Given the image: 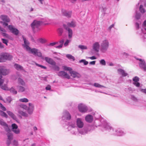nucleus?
I'll return each instance as SVG.
<instances>
[{"label":"nucleus","instance_id":"29","mask_svg":"<svg viewBox=\"0 0 146 146\" xmlns=\"http://www.w3.org/2000/svg\"><path fill=\"white\" fill-rule=\"evenodd\" d=\"M18 83L24 86L25 85V83L23 80L20 78H19L18 79Z\"/></svg>","mask_w":146,"mask_h":146},{"label":"nucleus","instance_id":"38","mask_svg":"<svg viewBox=\"0 0 146 146\" xmlns=\"http://www.w3.org/2000/svg\"><path fill=\"white\" fill-rule=\"evenodd\" d=\"M12 100V98L10 97H7L6 99V101L5 102L4 101V102L5 103H10L11 101Z\"/></svg>","mask_w":146,"mask_h":146},{"label":"nucleus","instance_id":"62","mask_svg":"<svg viewBox=\"0 0 146 146\" xmlns=\"http://www.w3.org/2000/svg\"><path fill=\"white\" fill-rule=\"evenodd\" d=\"M143 25L145 26H146V20L144 21L143 23Z\"/></svg>","mask_w":146,"mask_h":146},{"label":"nucleus","instance_id":"20","mask_svg":"<svg viewBox=\"0 0 146 146\" xmlns=\"http://www.w3.org/2000/svg\"><path fill=\"white\" fill-rule=\"evenodd\" d=\"M133 81L134 82L133 84L137 87H138L140 86V84L138 82L139 79V78L137 77H135L133 79Z\"/></svg>","mask_w":146,"mask_h":146},{"label":"nucleus","instance_id":"19","mask_svg":"<svg viewBox=\"0 0 146 146\" xmlns=\"http://www.w3.org/2000/svg\"><path fill=\"white\" fill-rule=\"evenodd\" d=\"M139 60L140 61V63H139L140 66L143 68L144 71H146V65L145 62L143 60H142L141 59H139Z\"/></svg>","mask_w":146,"mask_h":146},{"label":"nucleus","instance_id":"43","mask_svg":"<svg viewBox=\"0 0 146 146\" xmlns=\"http://www.w3.org/2000/svg\"><path fill=\"white\" fill-rule=\"evenodd\" d=\"M100 63L103 65H106V62L104 60L102 59L100 61Z\"/></svg>","mask_w":146,"mask_h":146},{"label":"nucleus","instance_id":"7","mask_svg":"<svg viewBox=\"0 0 146 146\" xmlns=\"http://www.w3.org/2000/svg\"><path fill=\"white\" fill-rule=\"evenodd\" d=\"M0 18L4 22L0 21V23H2L3 25L5 26H7L8 24L5 22H9L10 21L8 17L6 15H1L0 16Z\"/></svg>","mask_w":146,"mask_h":146},{"label":"nucleus","instance_id":"37","mask_svg":"<svg viewBox=\"0 0 146 146\" xmlns=\"http://www.w3.org/2000/svg\"><path fill=\"white\" fill-rule=\"evenodd\" d=\"M139 10L142 13H144L145 12V9L143 8V6L141 5H140L139 7Z\"/></svg>","mask_w":146,"mask_h":146},{"label":"nucleus","instance_id":"64","mask_svg":"<svg viewBox=\"0 0 146 146\" xmlns=\"http://www.w3.org/2000/svg\"><path fill=\"white\" fill-rule=\"evenodd\" d=\"M109 65L110 66H112L113 65V64L112 63H110L109 64Z\"/></svg>","mask_w":146,"mask_h":146},{"label":"nucleus","instance_id":"42","mask_svg":"<svg viewBox=\"0 0 146 146\" xmlns=\"http://www.w3.org/2000/svg\"><path fill=\"white\" fill-rule=\"evenodd\" d=\"M63 31V29L62 28H59L58 30V32L60 35H62Z\"/></svg>","mask_w":146,"mask_h":146},{"label":"nucleus","instance_id":"22","mask_svg":"<svg viewBox=\"0 0 146 146\" xmlns=\"http://www.w3.org/2000/svg\"><path fill=\"white\" fill-rule=\"evenodd\" d=\"M77 124L79 128H82L83 126V123L81 119L78 118L77 120Z\"/></svg>","mask_w":146,"mask_h":146},{"label":"nucleus","instance_id":"23","mask_svg":"<svg viewBox=\"0 0 146 146\" xmlns=\"http://www.w3.org/2000/svg\"><path fill=\"white\" fill-rule=\"evenodd\" d=\"M66 118V119L68 120L71 118V116L70 114L68 112H66L64 113V115L62 117V119H64V118Z\"/></svg>","mask_w":146,"mask_h":146},{"label":"nucleus","instance_id":"33","mask_svg":"<svg viewBox=\"0 0 146 146\" xmlns=\"http://www.w3.org/2000/svg\"><path fill=\"white\" fill-rule=\"evenodd\" d=\"M38 41L39 42L42 43H44L46 42L47 40L44 38H40L38 39Z\"/></svg>","mask_w":146,"mask_h":146},{"label":"nucleus","instance_id":"3","mask_svg":"<svg viewBox=\"0 0 146 146\" xmlns=\"http://www.w3.org/2000/svg\"><path fill=\"white\" fill-rule=\"evenodd\" d=\"M0 125L3 126L5 130L7 132V135L8 139L10 140L12 138L13 135L11 133V131L8 125L2 119H0Z\"/></svg>","mask_w":146,"mask_h":146},{"label":"nucleus","instance_id":"59","mask_svg":"<svg viewBox=\"0 0 146 146\" xmlns=\"http://www.w3.org/2000/svg\"><path fill=\"white\" fill-rule=\"evenodd\" d=\"M4 46L3 45L2 43L0 42V48H3Z\"/></svg>","mask_w":146,"mask_h":146},{"label":"nucleus","instance_id":"63","mask_svg":"<svg viewBox=\"0 0 146 146\" xmlns=\"http://www.w3.org/2000/svg\"><path fill=\"white\" fill-rule=\"evenodd\" d=\"M136 26L137 27L138 29L139 28V25L138 23H136Z\"/></svg>","mask_w":146,"mask_h":146},{"label":"nucleus","instance_id":"60","mask_svg":"<svg viewBox=\"0 0 146 146\" xmlns=\"http://www.w3.org/2000/svg\"><path fill=\"white\" fill-rule=\"evenodd\" d=\"M114 25V24H113L111 25L109 27V29H110L112 28L113 27Z\"/></svg>","mask_w":146,"mask_h":146},{"label":"nucleus","instance_id":"24","mask_svg":"<svg viewBox=\"0 0 146 146\" xmlns=\"http://www.w3.org/2000/svg\"><path fill=\"white\" fill-rule=\"evenodd\" d=\"M7 113L13 119L16 120L17 119L16 116L12 112L10 111H7Z\"/></svg>","mask_w":146,"mask_h":146},{"label":"nucleus","instance_id":"17","mask_svg":"<svg viewBox=\"0 0 146 146\" xmlns=\"http://www.w3.org/2000/svg\"><path fill=\"white\" fill-rule=\"evenodd\" d=\"M45 60L49 64L52 66L55 65L56 62L52 58L48 57H45Z\"/></svg>","mask_w":146,"mask_h":146},{"label":"nucleus","instance_id":"40","mask_svg":"<svg viewBox=\"0 0 146 146\" xmlns=\"http://www.w3.org/2000/svg\"><path fill=\"white\" fill-rule=\"evenodd\" d=\"M94 86L98 88H102L104 86L101 85H100L99 84L97 83H95L94 84Z\"/></svg>","mask_w":146,"mask_h":146},{"label":"nucleus","instance_id":"39","mask_svg":"<svg viewBox=\"0 0 146 146\" xmlns=\"http://www.w3.org/2000/svg\"><path fill=\"white\" fill-rule=\"evenodd\" d=\"M80 63L83 62L84 65H87L88 64V62L86 61L85 60H81L79 61Z\"/></svg>","mask_w":146,"mask_h":146},{"label":"nucleus","instance_id":"18","mask_svg":"<svg viewBox=\"0 0 146 146\" xmlns=\"http://www.w3.org/2000/svg\"><path fill=\"white\" fill-rule=\"evenodd\" d=\"M71 76L73 78H79L80 77V75L76 72L72 70V69L69 72Z\"/></svg>","mask_w":146,"mask_h":146},{"label":"nucleus","instance_id":"10","mask_svg":"<svg viewBox=\"0 0 146 146\" xmlns=\"http://www.w3.org/2000/svg\"><path fill=\"white\" fill-rule=\"evenodd\" d=\"M8 28L10 31L14 34L17 35L18 34L19 32L17 29L14 28L12 25H9L8 26Z\"/></svg>","mask_w":146,"mask_h":146},{"label":"nucleus","instance_id":"31","mask_svg":"<svg viewBox=\"0 0 146 146\" xmlns=\"http://www.w3.org/2000/svg\"><path fill=\"white\" fill-rule=\"evenodd\" d=\"M19 101L20 102L24 103H27L29 102V100L27 98H23L19 99Z\"/></svg>","mask_w":146,"mask_h":146},{"label":"nucleus","instance_id":"28","mask_svg":"<svg viewBox=\"0 0 146 146\" xmlns=\"http://www.w3.org/2000/svg\"><path fill=\"white\" fill-rule=\"evenodd\" d=\"M14 66L18 70H22L23 69V67L17 64H15Z\"/></svg>","mask_w":146,"mask_h":146},{"label":"nucleus","instance_id":"6","mask_svg":"<svg viewBox=\"0 0 146 146\" xmlns=\"http://www.w3.org/2000/svg\"><path fill=\"white\" fill-rule=\"evenodd\" d=\"M20 108H18L17 111L18 112L19 114L22 116L25 117H27L28 114L23 111H22L21 108H23L24 109L26 110L27 108V106L24 104H21L19 106Z\"/></svg>","mask_w":146,"mask_h":146},{"label":"nucleus","instance_id":"44","mask_svg":"<svg viewBox=\"0 0 146 146\" xmlns=\"http://www.w3.org/2000/svg\"><path fill=\"white\" fill-rule=\"evenodd\" d=\"M2 40L3 42V43L7 45V43L8 41L7 40L4 39H2Z\"/></svg>","mask_w":146,"mask_h":146},{"label":"nucleus","instance_id":"34","mask_svg":"<svg viewBox=\"0 0 146 146\" xmlns=\"http://www.w3.org/2000/svg\"><path fill=\"white\" fill-rule=\"evenodd\" d=\"M78 48L82 50H86L88 49V47L86 46L83 45H79L78 46Z\"/></svg>","mask_w":146,"mask_h":146},{"label":"nucleus","instance_id":"55","mask_svg":"<svg viewBox=\"0 0 146 146\" xmlns=\"http://www.w3.org/2000/svg\"><path fill=\"white\" fill-rule=\"evenodd\" d=\"M140 17V16L139 14H137L135 16L136 18L137 19H139Z\"/></svg>","mask_w":146,"mask_h":146},{"label":"nucleus","instance_id":"45","mask_svg":"<svg viewBox=\"0 0 146 146\" xmlns=\"http://www.w3.org/2000/svg\"><path fill=\"white\" fill-rule=\"evenodd\" d=\"M3 59L2 56V53L0 54V62H3Z\"/></svg>","mask_w":146,"mask_h":146},{"label":"nucleus","instance_id":"2","mask_svg":"<svg viewBox=\"0 0 146 146\" xmlns=\"http://www.w3.org/2000/svg\"><path fill=\"white\" fill-rule=\"evenodd\" d=\"M23 38L24 42V44L23 46L27 51L29 53H31L35 56L41 57L42 59L43 58V57L42 56L41 53L39 50L35 48H31L29 46V43L28 41L23 36Z\"/></svg>","mask_w":146,"mask_h":146},{"label":"nucleus","instance_id":"1","mask_svg":"<svg viewBox=\"0 0 146 146\" xmlns=\"http://www.w3.org/2000/svg\"><path fill=\"white\" fill-rule=\"evenodd\" d=\"M9 72L10 71L9 70L6 69L4 66H0V86L2 89L4 90H9L7 85L8 83L9 80L8 79L5 80V82L6 84H3L4 80L2 79V75H7Z\"/></svg>","mask_w":146,"mask_h":146},{"label":"nucleus","instance_id":"57","mask_svg":"<svg viewBox=\"0 0 146 146\" xmlns=\"http://www.w3.org/2000/svg\"><path fill=\"white\" fill-rule=\"evenodd\" d=\"M14 144L15 145H17V142L16 141H14Z\"/></svg>","mask_w":146,"mask_h":146},{"label":"nucleus","instance_id":"15","mask_svg":"<svg viewBox=\"0 0 146 146\" xmlns=\"http://www.w3.org/2000/svg\"><path fill=\"white\" fill-rule=\"evenodd\" d=\"M29 107L27 109V112L29 114H31L34 110V105L31 103H29Z\"/></svg>","mask_w":146,"mask_h":146},{"label":"nucleus","instance_id":"30","mask_svg":"<svg viewBox=\"0 0 146 146\" xmlns=\"http://www.w3.org/2000/svg\"><path fill=\"white\" fill-rule=\"evenodd\" d=\"M62 68L63 70L65 71H69V72L70 71L72 70V68L70 67H68L65 66H62Z\"/></svg>","mask_w":146,"mask_h":146},{"label":"nucleus","instance_id":"9","mask_svg":"<svg viewBox=\"0 0 146 146\" xmlns=\"http://www.w3.org/2000/svg\"><path fill=\"white\" fill-rule=\"evenodd\" d=\"M100 46L99 42H96L93 44L92 46V48L94 51L95 52H98L99 51Z\"/></svg>","mask_w":146,"mask_h":146},{"label":"nucleus","instance_id":"50","mask_svg":"<svg viewBox=\"0 0 146 146\" xmlns=\"http://www.w3.org/2000/svg\"><path fill=\"white\" fill-rule=\"evenodd\" d=\"M123 134V133L122 132H118L117 135L119 136H121Z\"/></svg>","mask_w":146,"mask_h":146},{"label":"nucleus","instance_id":"51","mask_svg":"<svg viewBox=\"0 0 146 146\" xmlns=\"http://www.w3.org/2000/svg\"><path fill=\"white\" fill-rule=\"evenodd\" d=\"M96 61H94L90 62V64L91 65H94L95 64Z\"/></svg>","mask_w":146,"mask_h":146},{"label":"nucleus","instance_id":"25","mask_svg":"<svg viewBox=\"0 0 146 146\" xmlns=\"http://www.w3.org/2000/svg\"><path fill=\"white\" fill-rule=\"evenodd\" d=\"M85 120L86 121L89 122H91L93 120V117L90 115H88L85 117Z\"/></svg>","mask_w":146,"mask_h":146},{"label":"nucleus","instance_id":"16","mask_svg":"<svg viewBox=\"0 0 146 146\" xmlns=\"http://www.w3.org/2000/svg\"><path fill=\"white\" fill-rule=\"evenodd\" d=\"M62 12L64 15L68 17H70L71 16L72 12L71 11H67L64 9H62Z\"/></svg>","mask_w":146,"mask_h":146},{"label":"nucleus","instance_id":"61","mask_svg":"<svg viewBox=\"0 0 146 146\" xmlns=\"http://www.w3.org/2000/svg\"><path fill=\"white\" fill-rule=\"evenodd\" d=\"M2 35L3 36H5L6 37H7V34H6L5 33H3L2 34Z\"/></svg>","mask_w":146,"mask_h":146},{"label":"nucleus","instance_id":"12","mask_svg":"<svg viewBox=\"0 0 146 146\" xmlns=\"http://www.w3.org/2000/svg\"><path fill=\"white\" fill-rule=\"evenodd\" d=\"M63 27L68 32V38H71L73 34L72 30L69 27H68L67 25L65 24L63 25Z\"/></svg>","mask_w":146,"mask_h":146},{"label":"nucleus","instance_id":"47","mask_svg":"<svg viewBox=\"0 0 146 146\" xmlns=\"http://www.w3.org/2000/svg\"><path fill=\"white\" fill-rule=\"evenodd\" d=\"M58 43V42H56L51 43L49 44V45L51 46H53L57 44Z\"/></svg>","mask_w":146,"mask_h":146},{"label":"nucleus","instance_id":"49","mask_svg":"<svg viewBox=\"0 0 146 146\" xmlns=\"http://www.w3.org/2000/svg\"><path fill=\"white\" fill-rule=\"evenodd\" d=\"M54 69L56 71H59L60 70L59 67L57 66H55L54 67Z\"/></svg>","mask_w":146,"mask_h":146},{"label":"nucleus","instance_id":"11","mask_svg":"<svg viewBox=\"0 0 146 146\" xmlns=\"http://www.w3.org/2000/svg\"><path fill=\"white\" fill-rule=\"evenodd\" d=\"M12 130L15 133L18 134L20 132L19 129L18 128L17 125L15 123H13L11 125Z\"/></svg>","mask_w":146,"mask_h":146},{"label":"nucleus","instance_id":"41","mask_svg":"<svg viewBox=\"0 0 146 146\" xmlns=\"http://www.w3.org/2000/svg\"><path fill=\"white\" fill-rule=\"evenodd\" d=\"M0 108L3 111H5L6 110V108L0 103Z\"/></svg>","mask_w":146,"mask_h":146},{"label":"nucleus","instance_id":"27","mask_svg":"<svg viewBox=\"0 0 146 146\" xmlns=\"http://www.w3.org/2000/svg\"><path fill=\"white\" fill-rule=\"evenodd\" d=\"M17 88L19 92H23L25 90V88L21 86H17Z\"/></svg>","mask_w":146,"mask_h":146},{"label":"nucleus","instance_id":"8","mask_svg":"<svg viewBox=\"0 0 146 146\" xmlns=\"http://www.w3.org/2000/svg\"><path fill=\"white\" fill-rule=\"evenodd\" d=\"M2 56L3 59V62L6 60H10L12 58V56L9 54L7 53H2Z\"/></svg>","mask_w":146,"mask_h":146},{"label":"nucleus","instance_id":"5","mask_svg":"<svg viewBox=\"0 0 146 146\" xmlns=\"http://www.w3.org/2000/svg\"><path fill=\"white\" fill-rule=\"evenodd\" d=\"M109 46V42L107 39L103 40L101 43L100 50L103 52H105L108 49Z\"/></svg>","mask_w":146,"mask_h":146},{"label":"nucleus","instance_id":"56","mask_svg":"<svg viewBox=\"0 0 146 146\" xmlns=\"http://www.w3.org/2000/svg\"><path fill=\"white\" fill-rule=\"evenodd\" d=\"M141 91L143 92L146 93V89H142L141 90Z\"/></svg>","mask_w":146,"mask_h":146},{"label":"nucleus","instance_id":"58","mask_svg":"<svg viewBox=\"0 0 146 146\" xmlns=\"http://www.w3.org/2000/svg\"><path fill=\"white\" fill-rule=\"evenodd\" d=\"M64 42V40H61L60 41V44H62L63 45V44Z\"/></svg>","mask_w":146,"mask_h":146},{"label":"nucleus","instance_id":"13","mask_svg":"<svg viewBox=\"0 0 146 146\" xmlns=\"http://www.w3.org/2000/svg\"><path fill=\"white\" fill-rule=\"evenodd\" d=\"M78 109L82 112H85L87 110V108L82 104H80L78 106Z\"/></svg>","mask_w":146,"mask_h":146},{"label":"nucleus","instance_id":"46","mask_svg":"<svg viewBox=\"0 0 146 146\" xmlns=\"http://www.w3.org/2000/svg\"><path fill=\"white\" fill-rule=\"evenodd\" d=\"M70 41L69 40H67L64 44V45L65 46H67L68 45V43L70 42Z\"/></svg>","mask_w":146,"mask_h":146},{"label":"nucleus","instance_id":"4","mask_svg":"<svg viewBox=\"0 0 146 146\" xmlns=\"http://www.w3.org/2000/svg\"><path fill=\"white\" fill-rule=\"evenodd\" d=\"M42 24V23L40 21L35 20L31 24V27L35 32L39 31L41 29L40 26Z\"/></svg>","mask_w":146,"mask_h":146},{"label":"nucleus","instance_id":"52","mask_svg":"<svg viewBox=\"0 0 146 146\" xmlns=\"http://www.w3.org/2000/svg\"><path fill=\"white\" fill-rule=\"evenodd\" d=\"M62 44H60L59 46H56V47L57 48H60L62 47Z\"/></svg>","mask_w":146,"mask_h":146},{"label":"nucleus","instance_id":"48","mask_svg":"<svg viewBox=\"0 0 146 146\" xmlns=\"http://www.w3.org/2000/svg\"><path fill=\"white\" fill-rule=\"evenodd\" d=\"M88 58H90L91 60H95L97 58H96L94 56H92L91 57H89Z\"/></svg>","mask_w":146,"mask_h":146},{"label":"nucleus","instance_id":"26","mask_svg":"<svg viewBox=\"0 0 146 146\" xmlns=\"http://www.w3.org/2000/svg\"><path fill=\"white\" fill-rule=\"evenodd\" d=\"M118 72L119 74H121L123 76H126L127 75V74L125 73L124 70L121 69L118 70Z\"/></svg>","mask_w":146,"mask_h":146},{"label":"nucleus","instance_id":"36","mask_svg":"<svg viewBox=\"0 0 146 146\" xmlns=\"http://www.w3.org/2000/svg\"><path fill=\"white\" fill-rule=\"evenodd\" d=\"M66 56L69 59L72 60L73 61L75 60L74 57L72 56L71 55L67 54L66 55Z\"/></svg>","mask_w":146,"mask_h":146},{"label":"nucleus","instance_id":"35","mask_svg":"<svg viewBox=\"0 0 146 146\" xmlns=\"http://www.w3.org/2000/svg\"><path fill=\"white\" fill-rule=\"evenodd\" d=\"M10 92L13 94H16L17 93V91L15 90L14 88L12 87L9 90Z\"/></svg>","mask_w":146,"mask_h":146},{"label":"nucleus","instance_id":"53","mask_svg":"<svg viewBox=\"0 0 146 146\" xmlns=\"http://www.w3.org/2000/svg\"><path fill=\"white\" fill-rule=\"evenodd\" d=\"M36 65L39 67H41L42 68H44V69H46V67H45L44 66L41 65H40L38 64H36Z\"/></svg>","mask_w":146,"mask_h":146},{"label":"nucleus","instance_id":"14","mask_svg":"<svg viewBox=\"0 0 146 146\" xmlns=\"http://www.w3.org/2000/svg\"><path fill=\"white\" fill-rule=\"evenodd\" d=\"M58 75L59 76L63 77L67 79H69L70 76L66 72L64 71H60L58 73Z\"/></svg>","mask_w":146,"mask_h":146},{"label":"nucleus","instance_id":"54","mask_svg":"<svg viewBox=\"0 0 146 146\" xmlns=\"http://www.w3.org/2000/svg\"><path fill=\"white\" fill-rule=\"evenodd\" d=\"M46 89L47 90H49L50 89V86H48L46 88Z\"/></svg>","mask_w":146,"mask_h":146},{"label":"nucleus","instance_id":"32","mask_svg":"<svg viewBox=\"0 0 146 146\" xmlns=\"http://www.w3.org/2000/svg\"><path fill=\"white\" fill-rule=\"evenodd\" d=\"M0 115L2 117L7 118L8 117L7 115L5 112L0 110Z\"/></svg>","mask_w":146,"mask_h":146},{"label":"nucleus","instance_id":"21","mask_svg":"<svg viewBox=\"0 0 146 146\" xmlns=\"http://www.w3.org/2000/svg\"><path fill=\"white\" fill-rule=\"evenodd\" d=\"M68 27H74L76 25V23L74 21H72L68 23L67 24Z\"/></svg>","mask_w":146,"mask_h":146}]
</instances>
